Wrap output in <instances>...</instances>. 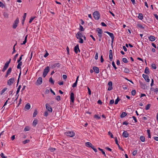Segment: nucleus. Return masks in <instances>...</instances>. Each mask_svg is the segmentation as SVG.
Masks as SVG:
<instances>
[{"mask_svg":"<svg viewBox=\"0 0 158 158\" xmlns=\"http://www.w3.org/2000/svg\"><path fill=\"white\" fill-rule=\"evenodd\" d=\"M93 16L94 19L96 20L99 19L100 18L99 13L98 11H95L93 14Z\"/></svg>","mask_w":158,"mask_h":158,"instance_id":"1","label":"nucleus"},{"mask_svg":"<svg viewBox=\"0 0 158 158\" xmlns=\"http://www.w3.org/2000/svg\"><path fill=\"white\" fill-rule=\"evenodd\" d=\"M50 70L49 67L47 66L44 70L43 76L44 77H45Z\"/></svg>","mask_w":158,"mask_h":158,"instance_id":"2","label":"nucleus"},{"mask_svg":"<svg viewBox=\"0 0 158 158\" xmlns=\"http://www.w3.org/2000/svg\"><path fill=\"white\" fill-rule=\"evenodd\" d=\"M19 18H17L16 20L14 21L13 25V28L14 29H15L17 27L19 23Z\"/></svg>","mask_w":158,"mask_h":158,"instance_id":"3","label":"nucleus"},{"mask_svg":"<svg viewBox=\"0 0 158 158\" xmlns=\"http://www.w3.org/2000/svg\"><path fill=\"white\" fill-rule=\"evenodd\" d=\"M105 32L107 33L111 38L112 44V43L113 42L114 40V36L113 34L107 31H105Z\"/></svg>","mask_w":158,"mask_h":158,"instance_id":"4","label":"nucleus"},{"mask_svg":"<svg viewBox=\"0 0 158 158\" xmlns=\"http://www.w3.org/2000/svg\"><path fill=\"white\" fill-rule=\"evenodd\" d=\"M42 83V77H39L36 82V84L37 85H39L41 84Z\"/></svg>","mask_w":158,"mask_h":158,"instance_id":"5","label":"nucleus"},{"mask_svg":"<svg viewBox=\"0 0 158 158\" xmlns=\"http://www.w3.org/2000/svg\"><path fill=\"white\" fill-rule=\"evenodd\" d=\"M14 81L15 78L14 77L10 78L7 81V85L10 86L11 85Z\"/></svg>","mask_w":158,"mask_h":158,"instance_id":"6","label":"nucleus"},{"mask_svg":"<svg viewBox=\"0 0 158 158\" xmlns=\"http://www.w3.org/2000/svg\"><path fill=\"white\" fill-rule=\"evenodd\" d=\"M65 134L67 136L72 137H73L75 135L74 132L73 131H69L65 133Z\"/></svg>","mask_w":158,"mask_h":158,"instance_id":"7","label":"nucleus"},{"mask_svg":"<svg viewBox=\"0 0 158 158\" xmlns=\"http://www.w3.org/2000/svg\"><path fill=\"white\" fill-rule=\"evenodd\" d=\"M46 108L47 110L49 112H52V110L51 106L48 103H47L45 105Z\"/></svg>","mask_w":158,"mask_h":158,"instance_id":"8","label":"nucleus"},{"mask_svg":"<svg viewBox=\"0 0 158 158\" xmlns=\"http://www.w3.org/2000/svg\"><path fill=\"white\" fill-rule=\"evenodd\" d=\"M74 51L75 53L76 54H77L78 53V51L79 52H80V50L79 47V45L77 44L74 48Z\"/></svg>","mask_w":158,"mask_h":158,"instance_id":"9","label":"nucleus"},{"mask_svg":"<svg viewBox=\"0 0 158 158\" xmlns=\"http://www.w3.org/2000/svg\"><path fill=\"white\" fill-rule=\"evenodd\" d=\"M112 82L111 81H110L108 83V85L109 86L108 87V90L109 91H110L112 89L113 87H112Z\"/></svg>","mask_w":158,"mask_h":158,"instance_id":"10","label":"nucleus"},{"mask_svg":"<svg viewBox=\"0 0 158 158\" xmlns=\"http://www.w3.org/2000/svg\"><path fill=\"white\" fill-rule=\"evenodd\" d=\"M144 79L147 82H149L150 81V79L149 78L148 76L147 75H145L144 74H143L142 75Z\"/></svg>","mask_w":158,"mask_h":158,"instance_id":"11","label":"nucleus"},{"mask_svg":"<svg viewBox=\"0 0 158 158\" xmlns=\"http://www.w3.org/2000/svg\"><path fill=\"white\" fill-rule=\"evenodd\" d=\"M70 100L72 102H74V93L72 92L70 94Z\"/></svg>","mask_w":158,"mask_h":158,"instance_id":"12","label":"nucleus"},{"mask_svg":"<svg viewBox=\"0 0 158 158\" xmlns=\"http://www.w3.org/2000/svg\"><path fill=\"white\" fill-rule=\"evenodd\" d=\"M60 64L59 63H55L51 65V68L52 69L55 68L56 67L59 68L60 66Z\"/></svg>","mask_w":158,"mask_h":158,"instance_id":"13","label":"nucleus"},{"mask_svg":"<svg viewBox=\"0 0 158 158\" xmlns=\"http://www.w3.org/2000/svg\"><path fill=\"white\" fill-rule=\"evenodd\" d=\"M129 134L127 131H124L122 134V136L123 137L127 138L129 136Z\"/></svg>","mask_w":158,"mask_h":158,"instance_id":"14","label":"nucleus"},{"mask_svg":"<svg viewBox=\"0 0 158 158\" xmlns=\"http://www.w3.org/2000/svg\"><path fill=\"white\" fill-rule=\"evenodd\" d=\"M9 65V64L6 63L5 64V65L2 69V71L3 72H4L8 68Z\"/></svg>","mask_w":158,"mask_h":158,"instance_id":"15","label":"nucleus"},{"mask_svg":"<svg viewBox=\"0 0 158 158\" xmlns=\"http://www.w3.org/2000/svg\"><path fill=\"white\" fill-rule=\"evenodd\" d=\"M9 65V64L6 63L5 64V65L2 69V71L3 72H4L8 68Z\"/></svg>","mask_w":158,"mask_h":158,"instance_id":"16","label":"nucleus"},{"mask_svg":"<svg viewBox=\"0 0 158 158\" xmlns=\"http://www.w3.org/2000/svg\"><path fill=\"white\" fill-rule=\"evenodd\" d=\"M93 69L94 72L96 73H99V68L97 67L94 66L93 67Z\"/></svg>","mask_w":158,"mask_h":158,"instance_id":"17","label":"nucleus"},{"mask_svg":"<svg viewBox=\"0 0 158 158\" xmlns=\"http://www.w3.org/2000/svg\"><path fill=\"white\" fill-rule=\"evenodd\" d=\"M148 39L151 41H154L155 40V37L151 35L148 37Z\"/></svg>","mask_w":158,"mask_h":158,"instance_id":"18","label":"nucleus"},{"mask_svg":"<svg viewBox=\"0 0 158 158\" xmlns=\"http://www.w3.org/2000/svg\"><path fill=\"white\" fill-rule=\"evenodd\" d=\"M30 107L31 106L30 104L29 103H27L25 105L24 109H26V110H28L30 108Z\"/></svg>","mask_w":158,"mask_h":158,"instance_id":"19","label":"nucleus"},{"mask_svg":"<svg viewBox=\"0 0 158 158\" xmlns=\"http://www.w3.org/2000/svg\"><path fill=\"white\" fill-rule=\"evenodd\" d=\"M86 146L87 147H92V146L93 145L90 142H87L85 143Z\"/></svg>","mask_w":158,"mask_h":158,"instance_id":"20","label":"nucleus"},{"mask_svg":"<svg viewBox=\"0 0 158 158\" xmlns=\"http://www.w3.org/2000/svg\"><path fill=\"white\" fill-rule=\"evenodd\" d=\"M127 114L126 112H123L122 113V114L120 115V117L121 118H123L125 116H126L127 115Z\"/></svg>","mask_w":158,"mask_h":158,"instance_id":"21","label":"nucleus"},{"mask_svg":"<svg viewBox=\"0 0 158 158\" xmlns=\"http://www.w3.org/2000/svg\"><path fill=\"white\" fill-rule=\"evenodd\" d=\"M38 123V120L36 119H35L33 122V125L34 127H35Z\"/></svg>","mask_w":158,"mask_h":158,"instance_id":"22","label":"nucleus"},{"mask_svg":"<svg viewBox=\"0 0 158 158\" xmlns=\"http://www.w3.org/2000/svg\"><path fill=\"white\" fill-rule=\"evenodd\" d=\"M144 73H145L147 74H149L150 73L149 70V69L148 68V67H146L145 69V71H144Z\"/></svg>","mask_w":158,"mask_h":158,"instance_id":"23","label":"nucleus"},{"mask_svg":"<svg viewBox=\"0 0 158 158\" xmlns=\"http://www.w3.org/2000/svg\"><path fill=\"white\" fill-rule=\"evenodd\" d=\"M138 18L140 20H142L143 19V15L142 14L139 13V14Z\"/></svg>","mask_w":158,"mask_h":158,"instance_id":"24","label":"nucleus"},{"mask_svg":"<svg viewBox=\"0 0 158 158\" xmlns=\"http://www.w3.org/2000/svg\"><path fill=\"white\" fill-rule=\"evenodd\" d=\"M80 35V34H79V32H78L77 33L76 35V38L80 40H81V36Z\"/></svg>","mask_w":158,"mask_h":158,"instance_id":"25","label":"nucleus"},{"mask_svg":"<svg viewBox=\"0 0 158 158\" xmlns=\"http://www.w3.org/2000/svg\"><path fill=\"white\" fill-rule=\"evenodd\" d=\"M140 140L141 141L143 142H144L145 141V138L144 136H141L140 138Z\"/></svg>","mask_w":158,"mask_h":158,"instance_id":"26","label":"nucleus"},{"mask_svg":"<svg viewBox=\"0 0 158 158\" xmlns=\"http://www.w3.org/2000/svg\"><path fill=\"white\" fill-rule=\"evenodd\" d=\"M137 26L139 28H142V29H144V27H143L141 24H137Z\"/></svg>","mask_w":158,"mask_h":158,"instance_id":"27","label":"nucleus"},{"mask_svg":"<svg viewBox=\"0 0 158 158\" xmlns=\"http://www.w3.org/2000/svg\"><path fill=\"white\" fill-rule=\"evenodd\" d=\"M11 71H12L11 68L10 67V68H9L8 69L6 73L7 74H9L11 73Z\"/></svg>","mask_w":158,"mask_h":158,"instance_id":"28","label":"nucleus"},{"mask_svg":"<svg viewBox=\"0 0 158 158\" xmlns=\"http://www.w3.org/2000/svg\"><path fill=\"white\" fill-rule=\"evenodd\" d=\"M151 106V105L150 104H148L145 107V109L147 110H148L149 109L150 106Z\"/></svg>","mask_w":158,"mask_h":158,"instance_id":"29","label":"nucleus"},{"mask_svg":"<svg viewBox=\"0 0 158 158\" xmlns=\"http://www.w3.org/2000/svg\"><path fill=\"white\" fill-rule=\"evenodd\" d=\"M120 100V99L119 98V97H118L115 100V105H116L117 104L118 102Z\"/></svg>","mask_w":158,"mask_h":158,"instance_id":"30","label":"nucleus"},{"mask_svg":"<svg viewBox=\"0 0 158 158\" xmlns=\"http://www.w3.org/2000/svg\"><path fill=\"white\" fill-rule=\"evenodd\" d=\"M129 72H130V71L128 69L126 68H125L124 70V73H129Z\"/></svg>","mask_w":158,"mask_h":158,"instance_id":"31","label":"nucleus"},{"mask_svg":"<svg viewBox=\"0 0 158 158\" xmlns=\"http://www.w3.org/2000/svg\"><path fill=\"white\" fill-rule=\"evenodd\" d=\"M122 61L124 63H127L128 62L126 58H123L122 59Z\"/></svg>","mask_w":158,"mask_h":158,"instance_id":"32","label":"nucleus"},{"mask_svg":"<svg viewBox=\"0 0 158 158\" xmlns=\"http://www.w3.org/2000/svg\"><path fill=\"white\" fill-rule=\"evenodd\" d=\"M98 149L102 152L103 154L105 156H106V155L105 153V152L103 151V150L102 149L100 148H98Z\"/></svg>","mask_w":158,"mask_h":158,"instance_id":"33","label":"nucleus"},{"mask_svg":"<svg viewBox=\"0 0 158 158\" xmlns=\"http://www.w3.org/2000/svg\"><path fill=\"white\" fill-rule=\"evenodd\" d=\"M30 142L29 139H26L24 140V141H23V144H25L27 143H29Z\"/></svg>","mask_w":158,"mask_h":158,"instance_id":"34","label":"nucleus"},{"mask_svg":"<svg viewBox=\"0 0 158 158\" xmlns=\"http://www.w3.org/2000/svg\"><path fill=\"white\" fill-rule=\"evenodd\" d=\"M37 110L36 109H35L34 111V112L33 113V117H35L37 115Z\"/></svg>","mask_w":158,"mask_h":158,"instance_id":"35","label":"nucleus"},{"mask_svg":"<svg viewBox=\"0 0 158 158\" xmlns=\"http://www.w3.org/2000/svg\"><path fill=\"white\" fill-rule=\"evenodd\" d=\"M94 118H97L98 119H99L101 118L98 115L95 114L94 116Z\"/></svg>","mask_w":158,"mask_h":158,"instance_id":"36","label":"nucleus"},{"mask_svg":"<svg viewBox=\"0 0 158 158\" xmlns=\"http://www.w3.org/2000/svg\"><path fill=\"white\" fill-rule=\"evenodd\" d=\"M7 89V88H5L3 89L1 92V94H2Z\"/></svg>","mask_w":158,"mask_h":158,"instance_id":"37","label":"nucleus"},{"mask_svg":"<svg viewBox=\"0 0 158 158\" xmlns=\"http://www.w3.org/2000/svg\"><path fill=\"white\" fill-rule=\"evenodd\" d=\"M49 82L50 83H51L52 84H54V81L52 79V77L50 78L49 79Z\"/></svg>","mask_w":158,"mask_h":158,"instance_id":"38","label":"nucleus"},{"mask_svg":"<svg viewBox=\"0 0 158 158\" xmlns=\"http://www.w3.org/2000/svg\"><path fill=\"white\" fill-rule=\"evenodd\" d=\"M131 93V94L133 96H134L136 93V91L135 89H134L132 91Z\"/></svg>","mask_w":158,"mask_h":158,"instance_id":"39","label":"nucleus"},{"mask_svg":"<svg viewBox=\"0 0 158 158\" xmlns=\"http://www.w3.org/2000/svg\"><path fill=\"white\" fill-rule=\"evenodd\" d=\"M77 81H76L72 85V87L73 88L76 87L77 86Z\"/></svg>","mask_w":158,"mask_h":158,"instance_id":"40","label":"nucleus"},{"mask_svg":"<svg viewBox=\"0 0 158 158\" xmlns=\"http://www.w3.org/2000/svg\"><path fill=\"white\" fill-rule=\"evenodd\" d=\"M21 86L19 85V86L18 88H17V90L16 91V94H17L19 92L20 89L21 88Z\"/></svg>","mask_w":158,"mask_h":158,"instance_id":"41","label":"nucleus"},{"mask_svg":"<svg viewBox=\"0 0 158 158\" xmlns=\"http://www.w3.org/2000/svg\"><path fill=\"white\" fill-rule=\"evenodd\" d=\"M112 65L113 66V67L114 68V69L115 70L116 69H117V68L116 67L114 61H113L112 62Z\"/></svg>","mask_w":158,"mask_h":158,"instance_id":"42","label":"nucleus"},{"mask_svg":"<svg viewBox=\"0 0 158 158\" xmlns=\"http://www.w3.org/2000/svg\"><path fill=\"white\" fill-rule=\"evenodd\" d=\"M80 30L81 31H84V29L83 27L80 24Z\"/></svg>","mask_w":158,"mask_h":158,"instance_id":"43","label":"nucleus"},{"mask_svg":"<svg viewBox=\"0 0 158 158\" xmlns=\"http://www.w3.org/2000/svg\"><path fill=\"white\" fill-rule=\"evenodd\" d=\"M108 135H109L110 136V137L111 138H114L113 135V134H112L111 132H110V131H109L108 132Z\"/></svg>","mask_w":158,"mask_h":158,"instance_id":"44","label":"nucleus"},{"mask_svg":"<svg viewBox=\"0 0 158 158\" xmlns=\"http://www.w3.org/2000/svg\"><path fill=\"white\" fill-rule=\"evenodd\" d=\"M35 17H31L30 19L29 23H31L32 21L35 19Z\"/></svg>","mask_w":158,"mask_h":158,"instance_id":"45","label":"nucleus"},{"mask_svg":"<svg viewBox=\"0 0 158 158\" xmlns=\"http://www.w3.org/2000/svg\"><path fill=\"white\" fill-rule=\"evenodd\" d=\"M151 66L152 68L154 69H156V65L155 64H152L151 65Z\"/></svg>","mask_w":158,"mask_h":158,"instance_id":"46","label":"nucleus"},{"mask_svg":"<svg viewBox=\"0 0 158 158\" xmlns=\"http://www.w3.org/2000/svg\"><path fill=\"white\" fill-rule=\"evenodd\" d=\"M137 150L134 151L132 153L133 155V156H135L137 154Z\"/></svg>","mask_w":158,"mask_h":158,"instance_id":"47","label":"nucleus"},{"mask_svg":"<svg viewBox=\"0 0 158 158\" xmlns=\"http://www.w3.org/2000/svg\"><path fill=\"white\" fill-rule=\"evenodd\" d=\"M5 6V5L3 3L1 2H0V7L3 8Z\"/></svg>","mask_w":158,"mask_h":158,"instance_id":"48","label":"nucleus"},{"mask_svg":"<svg viewBox=\"0 0 158 158\" xmlns=\"http://www.w3.org/2000/svg\"><path fill=\"white\" fill-rule=\"evenodd\" d=\"M56 99L58 101H59L60 100V96H56Z\"/></svg>","mask_w":158,"mask_h":158,"instance_id":"49","label":"nucleus"},{"mask_svg":"<svg viewBox=\"0 0 158 158\" xmlns=\"http://www.w3.org/2000/svg\"><path fill=\"white\" fill-rule=\"evenodd\" d=\"M97 31H98V32H99L100 33H102L103 31L102 29H100L99 28H98Z\"/></svg>","mask_w":158,"mask_h":158,"instance_id":"50","label":"nucleus"},{"mask_svg":"<svg viewBox=\"0 0 158 158\" xmlns=\"http://www.w3.org/2000/svg\"><path fill=\"white\" fill-rule=\"evenodd\" d=\"M17 43H16L14 45L13 47V52H12V54H13L14 53H15L16 52L15 48V46L16 45Z\"/></svg>","mask_w":158,"mask_h":158,"instance_id":"51","label":"nucleus"},{"mask_svg":"<svg viewBox=\"0 0 158 158\" xmlns=\"http://www.w3.org/2000/svg\"><path fill=\"white\" fill-rule=\"evenodd\" d=\"M0 156L2 158H7V157L4 156V154L2 153H1Z\"/></svg>","mask_w":158,"mask_h":158,"instance_id":"52","label":"nucleus"},{"mask_svg":"<svg viewBox=\"0 0 158 158\" xmlns=\"http://www.w3.org/2000/svg\"><path fill=\"white\" fill-rule=\"evenodd\" d=\"M18 53L16 54L15 56H14V57L13 58V60L14 61H15L16 60V59L17 57H18Z\"/></svg>","mask_w":158,"mask_h":158,"instance_id":"53","label":"nucleus"},{"mask_svg":"<svg viewBox=\"0 0 158 158\" xmlns=\"http://www.w3.org/2000/svg\"><path fill=\"white\" fill-rule=\"evenodd\" d=\"M114 139H115V143L118 145V139H117V137H115L114 138Z\"/></svg>","mask_w":158,"mask_h":158,"instance_id":"54","label":"nucleus"},{"mask_svg":"<svg viewBox=\"0 0 158 158\" xmlns=\"http://www.w3.org/2000/svg\"><path fill=\"white\" fill-rule=\"evenodd\" d=\"M30 130V128L28 127H26L24 129V131H29Z\"/></svg>","mask_w":158,"mask_h":158,"instance_id":"55","label":"nucleus"},{"mask_svg":"<svg viewBox=\"0 0 158 158\" xmlns=\"http://www.w3.org/2000/svg\"><path fill=\"white\" fill-rule=\"evenodd\" d=\"M98 58V52H96V53L95 59V60H97Z\"/></svg>","mask_w":158,"mask_h":158,"instance_id":"56","label":"nucleus"},{"mask_svg":"<svg viewBox=\"0 0 158 158\" xmlns=\"http://www.w3.org/2000/svg\"><path fill=\"white\" fill-rule=\"evenodd\" d=\"M91 148L95 152H97V150L96 148H95L94 146L93 145L92 146V147Z\"/></svg>","mask_w":158,"mask_h":158,"instance_id":"57","label":"nucleus"},{"mask_svg":"<svg viewBox=\"0 0 158 158\" xmlns=\"http://www.w3.org/2000/svg\"><path fill=\"white\" fill-rule=\"evenodd\" d=\"M88 93L89 94V95H91V91L89 87H88Z\"/></svg>","mask_w":158,"mask_h":158,"instance_id":"58","label":"nucleus"},{"mask_svg":"<svg viewBox=\"0 0 158 158\" xmlns=\"http://www.w3.org/2000/svg\"><path fill=\"white\" fill-rule=\"evenodd\" d=\"M48 115V113L47 111H45L44 112V116L47 117Z\"/></svg>","mask_w":158,"mask_h":158,"instance_id":"59","label":"nucleus"},{"mask_svg":"<svg viewBox=\"0 0 158 158\" xmlns=\"http://www.w3.org/2000/svg\"><path fill=\"white\" fill-rule=\"evenodd\" d=\"M109 58L110 61H111L113 58V55H109Z\"/></svg>","mask_w":158,"mask_h":158,"instance_id":"60","label":"nucleus"},{"mask_svg":"<svg viewBox=\"0 0 158 158\" xmlns=\"http://www.w3.org/2000/svg\"><path fill=\"white\" fill-rule=\"evenodd\" d=\"M114 102V99H112L110 100L109 104H113Z\"/></svg>","mask_w":158,"mask_h":158,"instance_id":"61","label":"nucleus"},{"mask_svg":"<svg viewBox=\"0 0 158 158\" xmlns=\"http://www.w3.org/2000/svg\"><path fill=\"white\" fill-rule=\"evenodd\" d=\"M100 60H101V62L102 63L104 61V59L103 58V56L102 55L101 56Z\"/></svg>","mask_w":158,"mask_h":158,"instance_id":"62","label":"nucleus"},{"mask_svg":"<svg viewBox=\"0 0 158 158\" xmlns=\"http://www.w3.org/2000/svg\"><path fill=\"white\" fill-rule=\"evenodd\" d=\"M129 124V123L128 122H127V121H124V122H123V125H128V124Z\"/></svg>","mask_w":158,"mask_h":158,"instance_id":"63","label":"nucleus"},{"mask_svg":"<svg viewBox=\"0 0 158 158\" xmlns=\"http://www.w3.org/2000/svg\"><path fill=\"white\" fill-rule=\"evenodd\" d=\"M3 15L5 17L7 18L8 17V15L7 13H4Z\"/></svg>","mask_w":158,"mask_h":158,"instance_id":"64","label":"nucleus"}]
</instances>
